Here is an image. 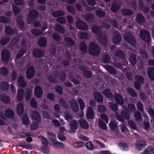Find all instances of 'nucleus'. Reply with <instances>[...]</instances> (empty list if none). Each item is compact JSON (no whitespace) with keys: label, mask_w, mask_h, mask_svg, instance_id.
<instances>
[{"label":"nucleus","mask_w":154,"mask_h":154,"mask_svg":"<svg viewBox=\"0 0 154 154\" xmlns=\"http://www.w3.org/2000/svg\"><path fill=\"white\" fill-rule=\"evenodd\" d=\"M100 49L99 46L95 43H91L88 48V52L92 55L97 56L100 53Z\"/></svg>","instance_id":"f257e3e1"},{"label":"nucleus","mask_w":154,"mask_h":154,"mask_svg":"<svg viewBox=\"0 0 154 154\" xmlns=\"http://www.w3.org/2000/svg\"><path fill=\"white\" fill-rule=\"evenodd\" d=\"M39 15V12L37 10L35 9L30 10L28 15L27 21L28 23L30 24L32 21L36 20Z\"/></svg>","instance_id":"f03ea898"},{"label":"nucleus","mask_w":154,"mask_h":154,"mask_svg":"<svg viewBox=\"0 0 154 154\" xmlns=\"http://www.w3.org/2000/svg\"><path fill=\"white\" fill-rule=\"evenodd\" d=\"M126 42L130 45L133 46L136 43L135 38L134 36L131 33H127L124 36Z\"/></svg>","instance_id":"7ed1b4c3"},{"label":"nucleus","mask_w":154,"mask_h":154,"mask_svg":"<svg viewBox=\"0 0 154 154\" xmlns=\"http://www.w3.org/2000/svg\"><path fill=\"white\" fill-rule=\"evenodd\" d=\"M107 37L104 33H102L97 36L98 42L102 45H106L107 43Z\"/></svg>","instance_id":"20e7f679"},{"label":"nucleus","mask_w":154,"mask_h":154,"mask_svg":"<svg viewBox=\"0 0 154 154\" xmlns=\"http://www.w3.org/2000/svg\"><path fill=\"white\" fill-rule=\"evenodd\" d=\"M140 37L146 42H149L150 39V34L146 30H141L140 31Z\"/></svg>","instance_id":"39448f33"},{"label":"nucleus","mask_w":154,"mask_h":154,"mask_svg":"<svg viewBox=\"0 0 154 154\" xmlns=\"http://www.w3.org/2000/svg\"><path fill=\"white\" fill-rule=\"evenodd\" d=\"M33 55L36 57H42L45 56V52L41 49L34 48L32 51Z\"/></svg>","instance_id":"423d86ee"},{"label":"nucleus","mask_w":154,"mask_h":154,"mask_svg":"<svg viewBox=\"0 0 154 154\" xmlns=\"http://www.w3.org/2000/svg\"><path fill=\"white\" fill-rule=\"evenodd\" d=\"M70 107L72 111L76 112L79 110V106L78 103L76 102L75 98L72 99L69 102Z\"/></svg>","instance_id":"0eeeda50"},{"label":"nucleus","mask_w":154,"mask_h":154,"mask_svg":"<svg viewBox=\"0 0 154 154\" xmlns=\"http://www.w3.org/2000/svg\"><path fill=\"white\" fill-rule=\"evenodd\" d=\"M2 59L4 61H8L10 58V54L9 51L6 49L3 50L1 52Z\"/></svg>","instance_id":"6e6552de"},{"label":"nucleus","mask_w":154,"mask_h":154,"mask_svg":"<svg viewBox=\"0 0 154 154\" xmlns=\"http://www.w3.org/2000/svg\"><path fill=\"white\" fill-rule=\"evenodd\" d=\"M35 72V69L33 66H31L28 67L26 72V75L27 79H31L34 75Z\"/></svg>","instance_id":"1a4fd4ad"},{"label":"nucleus","mask_w":154,"mask_h":154,"mask_svg":"<svg viewBox=\"0 0 154 154\" xmlns=\"http://www.w3.org/2000/svg\"><path fill=\"white\" fill-rule=\"evenodd\" d=\"M31 117L37 122H40L41 121V116L39 112L36 110H33L31 112Z\"/></svg>","instance_id":"9d476101"},{"label":"nucleus","mask_w":154,"mask_h":154,"mask_svg":"<svg viewBox=\"0 0 154 154\" xmlns=\"http://www.w3.org/2000/svg\"><path fill=\"white\" fill-rule=\"evenodd\" d=\"M114 97L117 103L120 105H122L124 103V100L122 95L118 93L115 94Z\"/></svg>","instance_id":"9b49d317"},{"label":"nucleus","mask_w":154,"mask_h":154,"mask_svg":"<svg viewBox=\"0 0 154 154\" xmlns=\"http://www.w3.org/2000/svg\"><path fill=\"white\" fill-rule=\"evenodd\" d=\"M76 27L81 30H87L88 29L87 25L84 21H79L76 23Z\"/></svg>","instance_id":"f8f14e48"},{"label":"nucleus","mask_w":154,"mask_h":154,"mask_svg":"<svg viewBox=\"0 0 154 154\" xmlns=\"http://www.w3.org/2000/svg\"><path fill=\"white\" fill-rule=\"evenodd\" d=\"M86 116L88 119H93L94 117V114L93 108L91 106H89L86 111Z\"/></svg>","instance_id":"ddd939ff"},{"label":"nucleus","mask_w":154,"mask_h":154,"mask_svg":"<svg viewBox=\"0 0 154 154\" xmlns=\"http://www.w3.org/2000/svg\"><path fill=\"white\" fill-rule=\"evenodd\" d=\"M146 143L144 141L142 140H137L135 145L136 148L138 150H140L145 147Z\"/></svg>","instance_id":"4468645a"},{"label":"nucleus","mask_w":154,"mask_h":154,"mask_svg":"<svg viewBox=\"0 0 154 154\" xmlns=\"http://www.w3.org/2000/svg\"><path fill=\"white\" fill-rule=\"evenodd\" d=\"M64 41L65 44L68 46H73L75 44V42L73 40L69 37H65Z\"/></svg>","instance_id":"2eb2a0df"},{"label":"nucleus","mask_w":154,"mask_h":154,"mask_svg":"<svg viewBox=\"0 0 154 154\" xmlns=\"http://www.w3.org/2000/svg\"><path fill=\"white\" fill-rule=\"evenodd\" d=\"M24 111V106L23 104L19 103L17 107V112L18 115L20 116H22L23 114Z\"/></svg>","instance_id":"dca6fc26"},{"label":"nucleus","mask_w":154,"mask_h":154,"mask_svg":"<svg viewBox=\"0 0 154 154\" xmlns=\"http://www.w3.org/2000/svg\"><path fill=\"white\" fill-rule=\"evenodd\" d=\"M5 34L9 35H11L15 33V29L9 26H6L5 27Z\"/></svg>","instance_id":"f3484780"},{"label":"nucleus","mask_w":154,"mask_h":154,"mask_svg":"<svg viewBox=\"0 0 154 154\" xmlns=\"http://www.w3.org/2000/svg\"><path fill=\"white\" fill-rule=\"evenodd\" d=\"M94 99L99 103H102L103 100V97L101 94L98 92H95L94 93Z\"/></svg>","instance_id":"a211bd4d"},{"label":"nucleus","mask_w":154,"mask_h":154,"mask_svg":"<svg viewBox=\"0 0 154 154\" xmlns=\"http://www.w3.org/2000/svg\"><path fill=\"white\" fill-rule=\"evenodd\" d=\"M0 100L5 104H9L11 102L9 97L4 94L0 95Z\"/></svg>","instance_id":"6ab92c4d"},{"label":"nucleus","mask_w":154,"mask_h":154,"mask_svg":"<svg viewBox=\"0 0 154 154\" xmlns=\"http://www.w3.org/2000/svg\"><path fill=\"white\" fill-rule=\"evenodd\" d=\"M5 114L6 117L10 119H12L14 117V112L11 109H6L5 112Z\"/></svg>","instance_id":"aec40b11"},{"label":"nucleus","mask_w":154,"mask_h":154,"mask_svg":"<svg viewBox=\"0 0 154 154\" xmlns=\"http://www.w3.org/2000/svg\"><path fill=\"white\" fill-rule=\"evenodd\" d=\"M34 94L38 97H42L43 94V91L42 88L39 86L36 87L34 89Z\"/></svg>","instance_id":"412c9836"},{"label":"nucleus","mask_w":154,"mask_h":154,"mask_svg":"<svg viewBox=\"0 0 154 154\" xmlns=\"http://www.w3.org/2000/svg\"><path fill=\"white\" fill-rule=\"evenodd\" d=\"M18 83L20 87L22 88H24L27 85V83L25 81L24 77L23 76H20L18 77Z\"/></svg>","instance_id":"4be33fe9"},{"label":"nucleus","mask_w":154,"mask_h":154,"mask_svg":"<svg viewBox=\"0 0 154 154\" xmlns=\"http://www.w3.org/2000/svg\"><path fill=\"white\" fill-rule=\"evenodd\" d=\"M136 22L138 23L142 24L144 23L145 20L144 16L140 13L138 14L136 17Z\"/></svg>","instance_id":"5701e85b"},{"label":"nucleus","mask_w":154,"mask_h":154,"mask_svg":"<svg viewBox=\"0 0 154 154\" xmlns=\"http://www.w3.org/2000/svg\"><path fill=\"white\" fill-rule=\"evenodd\" d=\"M120 8V5L118 3L114 2L111 6V10L113 13L117 12Z\"/></svg>","instance_id":"b1692460"},{"label":"nucleus","mask_w":154,"mask_h":154,"mask_svg":"<svg viewBox=\"0 0 154 154\" xmlns=\"http://www.w3.org/2000/svg\"><path fill=\"white\" fill-rule=\"evenodd\" d=\"M121 36L119 34L116 33L113 35L112 39V42L114 44L119 43L121 40Z\"/></svg>","instance_id":"393cba45"},{"label":"nucleus","mask_w":154,"mask_h":154,"mask_svg":"<svg viewBox=\"0 0 154 154\" xmlns=\"http://www.w3.org/2000/svg\"><path fill=\"white\" fill-rule=\"evenodd\" d=\"M102 93L107 98H112L113 97V95L109 89L106 88L104 89L102 91Z\"/></svg>","instance_id":"a878e982"},{"label":"nucleus","mask_w":154,"mask_h":154,"mask_svg":"<svg viewBox=\"0 0 154 154\" xmlns=\"http://www.w3.org/2000/svg\"><path fill=\"white\" fill-rule=\"evenodd\" d=\"M79 48L85 54L87 52V46L85 42H81L79 45Z\"/></svg>","instance_id":"bb28decb"},{"label":"nucleus","mask_w":154,"mask_h":154,"mask_svg":"<svg viewBox=\"0 0 154 154\" xmlns=\"http://www.w3.org/2000/svg\"><path fill=\"white\" fill-rule=\"evenodd\" d=\"M91 30L94 33L97 35L102 33L100 26L94 25L91 27Z\"/></svg>","instance_id":"cd10ccee"},{"label":"nucleus","mask_w":154,"mask_h":154,"mask_svg":"<svg viewBox=\"0 0 154 154\" xmlns=\"http://www.w3.org/2000/svg\"><path fill=\"white\" fill-rule=\"evenodd\" d=\"M47 40L45 37H41L39 38L38 41V44L41 47H44L46 44Z\"/></svg>","instance_id":"c85d7f7f"},{"label":"nucleus","mask_w":154,"mask_h":154,"mask_svg":"<svg viewBox=\"0 0 154 154\" xmlns=\"http://www.w3.org/2000/svg\"><path fill=\"white\" fill-rule=\"evenodd\" d=\"M79 122L81 127L82 128L87 129L88 127V123L84 119H81L79 120Z\"/></svg>","instance_id":"c756f323"},{"label":"nucleus","mask_w":154,"mask_h":154,"mask_svg":"<svg viewBox=\"0 0 154 154\" xmlns=\"http://www.w3.org/2000/svg\"><path fill=\"white\" fill-rule=\"evenodd\" d=\"M51 14L54 17H57L63 16L65 14L64 11L61 10H57L52 12Z\"/></svg>","instance_id":"7c9ffc66"},{"label":"nucleus","mask_w":154,"mask_h":154,"mask_svg":"<svg viewBox=\"0 0 154 154\" xmlns=\"http://www.w3.org/2000/svg\"><path fill=\"white\" fill-rule=\"evenodd\" d=\"M51 141L54 146L58 148L61 149L64 147V145L62 143L59 142L55 139H52Z\"/></svg>","instance_id":"2f4dec72"},{"label":"nucleus","mask_w":154,"mask_h":154,"mask_svg":"<svg viewBox=\"0 0 154 154\" xmlns=\"http://www.w3.org/2000/svg\"><path fill=\"white\" fill-rule=\"evenodd\" d=\"M24 93V91L23 89H21L18 91L17 97L18 101H22L23 99Z\"/></svg>","instance_id":"473e14b6"},{"label":"nucleus","mask_w":154,"mask_h":154,"mask_svg":"<svg viewBox=\"0 0 154 154\" xmlns=\"http://www.w3.org/2000/svg\"><path fill=\"white\" fill-rule=\"evenodd\" d=\"M122 14L125 16H131L133 14V11L128 9H122L121 10Z\"/></svg>","instance_id":"72a5a7b5"},{"label":"nucleus","mask_w":154,"mask_h":154,"mask_svg":"<svg viewBox=\"0 0 154 154\" xmlns=\"http://www.w3.org/2000/svg\"><path fill=\"white\" fill-rule=\"evenodd\" d=\"M17 23L19 26L21 30L23 31L25 29L24 22L22 18L20 17L17 20Z\"/></svg>","instance_id":"f704fd0d"},{"label":"nucleus","mask_w":154,"mask_h":154,"mask_svg":"<svg viewBox=\"0 0 154 154\" xmlns=\"http://www.w3.org/2000/svg\"><path fill=\"white\" fill-rule=\"evenodd\" d=\"M78 125L75 120L72 121L70 122V130L71 132L75 131L77 129Z\"/></svg>","instance_id":"c9c22d12"},{"label":"nucleus","mask_w":154,"mask_h":154,"mask_svg":"<svg viewBox=\"0 0 154 154\" xmlns=\"http://www.w3.org/2000/svg\"><path fill=\"white\" fill-rule=\"evenodd\" d=\"M105 68L109 73L114 75L116 74L117 72L116 70L113 68L112 66L109 65H105Z\"/></svg>","instance_id":"e433bc0d"},{"label":"nucleus","mask_w":154,"mask_h":154,"mask_svg":"<svg viewBox=\"0 0 154 154\" xmlns=\"http://www.w3.org/2000/svg\"><path fill=\"white\" fill-rule=\"evenodd\" d=\"M9 87V84L7 82H4L0 84V88L3 91L7 90Z\"/></svg>","instance_id":"4c0bfd02"},{"label":"nucleus","mask_w":154,"mask_h":154,"mask_svg":"<svg viewBox=\"0 0 154 154\" xmlns=\"http://www.w3.org/2000/svg\"><path fill=\"white\" fill-rule=\"evenodd\" d=\"M148 75L149 78L154 80V67L150 68L148 70Z\"/></svg>","instance_id":"58836bf2"},{"label":"nucleus","mask_w":154,"mask_h":154,"mask_svg":"<svg viewBox=\"0 0 154 154\" xmlns=\"http://www.w3.org/2000/svg\"><path fill=\"white\" fill-rule=\"evenodd\" d=\"M129 60L130 62L134 66L137 63L136 55L133 54H131L129 57Z\"/></svg>","instance_id":"ea45409f"},{"label":"nucleus","mask_w":154,"mask_h":154,"mask_svg":"<svg viewBox=\"0 0 154 154\" xmlns=\"http://www.w3.org/2000/svg\"><path fill=\"white\" fill-rule=\"evenodd\" d=\"M109 126L112 131H115L117 128L118 123L114 121L111 120L109 123Z\"/></svg>","instance_id":"a19ab883"},{"label":"nucleus","mask_w":154,"mask_h":154,"mask_svg":"<svg viewBox=\"0 0 154 154\" xmlns=\"http://www.w3.org/2000/svg\"><path fill=\"white\" fill-rule=\"evenodd\" d=\"M115 54L118 57L124 58L125 55L124 52L120 49H118L115 51Z\"/></svg>","instance_id":"79ce46f5"},{"label":"nucleus","mask_w":154,"mask_h":154,"mask_svg":"<svg viewBox=\"0 0 154 154\" xmlns=\"http://www.w3.org/2000/svg\"><path fill=\"white\" fill-rule=\"evenodd\" d=\"M10 38L9 37H3L1 38L0 40V44L2 46L6 45L9 41Z\"/></svg>","instance_id":"37998d69"},{"label":"nucleus","mask_w":154,"mask_h":154,"mask_svg":"<svg viewBox=\"0 0 154 154\" xmlns=\"http://www.w3.org/2000/svg\"><path fill=\"white\" fill-rule=\"evenodd\" d=\"M55 29L58 32L64 34L65 33V30L64 28L61 25H57L55 27Z\"/></svg>","instance_id":"c03bdc74"},{"label":"nucleus","mask_w":154,"mask_h":154,"mask_svg":"<svg viewBox=\"0 0 154 154\" xmlns=\"http://www.w3.org/2000/svg\"><path fill=\"white\" fill-rule=\"evenodd\" d=\"M109 105L112 110L116 113V112H117L118 110V106L117 105L116 103L111 102L109 103Z\"/></svg>","instance_id":"a18cd8bd"},{"label":"nucleus","mask_w":154,"mask_h":154,"mask_svg":"<svg viewBox=\"0 0 154 154\" xmlns=\"http://www.w3.org/2000/svg\"><path fill=\"white\" fill-rule=\"evenodd\" d=\"M85 19L87 22L93 20L94 18V16L93 14L89 13L86 14L84 17Z\"/></svg>","instance_id":"49530a36"},{"label":"nucleus","mask_w":154,"mask_h":154,"mask_svg":"<svg viewBox=\"0 0 154 154\" xmlns=\"http://www.w3.org/2000/svg\"><path fill=\"white\" fill-rule=\"evenodd\" d=\"M31 32L33 35H38L42 34L43 31L39 29H33L31 30Z\"/></svg>","instance_id":"de8ad7c7"},{"label":"nucleus","mask_w":154,"mask_h":154,"mask_svg":"<svg viewBox=\"0 0 154 154\" xmlns=\"http://www.w3.org/2000/svg\"><path fill=\"white\" fill-rule=\"evenodd\" d=\"M0 73L2 74V75L6 76L8 74L9 70L6 67H1L0 68Z\"/></svg>","instance_id":"09e8293b"},{"label":"nucleus","mask_w":154,"mask_h":154,"mask_svg":"<svg viewBox=\"0 0 154 154\" xmlns=\"http://www.w3.org/2000/svg\"><path fill=\"white\" fill-rule=\"evenodd\" d=\"M59 102L60 105L64 108H68V105L66 104L65 100L63 98H61L59 99Z\"/></svg>","instance_id":"8fccbe9b"},{"label":"nucleus","mask_w":154,"mask_h":154,"mask_svg":"<svg viewBox=\"0 0 154 154\" xmlns=\"http://www.w3.org/2000/svg\"><path fill=\"white\" fill-rule=\"evenodd\" d=\"M22 122L23 124L26 125L29 124V120L26 114H24L22 118Z\"/></svg>","instance_id":"3c124183"},{"label":"nucleus","mask_w":154,"mask_h":154,"mask_svg":"<svg viewBox=\"0 0 154 154\" xmlns=\"http://www.w3.org/2000/svg\"><path fill=\"white\" fill-rule=\"evenodd\" d=\"M83 75L84 77L86 78H90L92 75V73L90 70H87V69L83 73Z\"/></svg>","instance_id":"603ef678"},{"label":"nucleus","mask_w":154,"mask_h":154,"mask_svg":"<svg viewBox=\"0 0 154 154\" xmlns=\"http://www.w3.org/2000/svg\"><path fill=\"white\" fill-rule=\"evenodd\" d=\"M110 57L107 54H105L103 57L102 61L104 63H108L110 62Z\"/></svg>","instance_id":"864d4df0"},{"label":"nucleus","mask_w":154,"mask_h":154,"mask_svg":"<svg viewBox=\"0 0 154 154\" xmlns=\"http://www.w3.org/2000/svg\"><path fill=\"white\" fill-rule=\"evenodd\" d=\"M135 79L136 80L138 81L141 84H143L144 82V79L141 75H136L135 76Z\"/></svg>","instance_id":"5fc2aeb1"},{"label":"nucleus","mask_w":154,"mask_h":154,"mask_svg":"<svg viewBox=\"0 0 154 154\" xmlns=\"http://www.w3.org/2000/svg\"><path fill=\"white\" fill-rule=\"evenodd\" d=\"M10 20L9 18L2 16H0V22L6 23H10Z\"/></svg>","instance_id":"6e6d98bb"},{"label":"nucleus","mask_w":154,"mask_h":154,"mask_svg":"<svg viewBox=\"0 0 154 154\" xmlns=\"http://www.w3.org/2000/svg\"><path fill=\"white\" fill-rule=\"evenodd\" d=\"M127 91L128 93L133 97H136L137 96V93L132 88H128Z\"/></svg>","instance_id":"4d7b16f0"},{"label":"nucleus","mask_w":154,"mask_h":154,"mask_svg":"<svg viewBox=\"0 0 154 154\" xmlns=\"http://www.w3.org/2000/svg\"><path fill=\"white\" fill-rule=\"evenodd\" d=\"M66 10L71 13H74L75 12V8L74 7L71 5H68L66 7Z\"/></svg>","instance_id":"13d9d810"},{"label":"nucleus","mask_w":154,"mask_h":154,"mask_svg":"<svg viewBox=\"0 0 154 154\" xmlns=\"http://www.w3.org/2000/svg\"><path fill=\"white\" fill-rule=\"evenodd\" d=\"M134 116L137 121H142V117L140 112L137 111H136L134 113Z\"/></svg>","instance_id":"bf43d9fd"},{"label":"nucleus","mask_w":154,"mask_h":154,"mask_svg":"<svg viewBox=\"0 0 154 154\" xmlns=\"http://www.w3.org/2000/svg\"><path fill=\"white\" fill-rule=\"evenodd\" d=\"M30 104L31 106L33 108L36 109L37 108L38 105L37 103L35 98H32L31 99L30 101Z\"/></svg>","instance_id":"052dcab7"},{"label":"nucleus","mask_w":154,"mask_h":154,"mask_svg":"<svg viewBox=\"0 0 154 154\" xmlns=\"http://www.w3.org/2000/svg\"><path fill=\"white\" fill-rule=\"evenodd\" d=\"M120 115L124 119L128 120L130 118V116L127 112L122 111L121 112Z\"/></svg>","instance_id":"680f3d73"},{"label":"nucleus","mask_w":154,"mask_h":154,"mask_svg":"<svg viewBox=\"0 0 154 154\" xmlns=\"http://www.w3.org/2000/svg\"><path fill=\"white\" fill-rule=\"evenodd\" d=\"M77 101L79 105L80 109L81 110H83L84 109L85 106L84 103L81 98H79L78 99Z\"/></svg>","instance_id":"e2e57ef3"},{"label":"nucleus","mask_w":154,"mask_h":154,"mask_svg":"<svg viewBox=\"0 0 154 154\" xmlns=\"http://www.w3.org/2000/svg\"><path fill=\"white\" fill-rule=\"evenodd\" d=\"M25 50L23 48H21L19 50L17 54V55L16 57L17 58H19L22 57L24 54L25 52Z\"/></svg>","instance_id":"0e129e2a"},{"label":"nucleus","mask_w":154,"mask_h":154,"mask_svg":"<svg viewBox=\"0 0 154 154\" xmlns=\"http://www.w3.org/2000/svg\"><path fill=\"white\" fill-rule=\"evenodd\" d=\"M55 90L59 94L62 95L63 94V88L60 86L57 85L55 88Z\"/></svg>","instance_id":"69168bd1"},{"label":"nucleus","mask_w":154,"mask_h":154,"mask_svg":"<svg viewBox=\"0 0 154 154\" xmlns=\"http://www.w3.org/2000/svg\"><path fill=\"white\" fill-rule=\"evenodd\" d=\"M99 127L102 129L105 130L106 129V125L105 122L102 120H100L98 122Z\"/></svg>","instance_id":"338daca9"},{"label":"nucleus","mask_w":154,"mask_h":154,"mask_svg":"<svg viewBox=\"0 0 154 154\" xmlns=\"http://www.w3.org/2000/svg\"><path fill=\"white\" fill-rule=\"evenodd\" d=\"M96 14L97 16L100 17H103L105 15L104 12L100 10H98L96 11Z\"/></svg>","instance_id":"774afa93"}]
</instances>
